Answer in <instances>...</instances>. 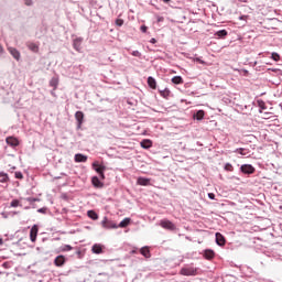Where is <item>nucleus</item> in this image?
Returning <instances> with one entry per match:
<instances>
[{
    "label": "nucleus",
    "instance_id": "1",
    "mask_svg": "<svg viewBox=\"0 0 282 282\" xmlns=\"http://www.w3.org/2000/svg\"><path fill=\"white\" fill-rule=\"evenodd\" d=\"M182 276H197L199 269L193 265H185L180 270Z\"/></svg>",
    "mask_w": 282,
    "mask_h": 282
},
{
    "label": "nucleus",
    "instance_id": "2",
    "mask_svg": "<svg viewBox=\"0 0 282 282\" xmlns=\"http://www.w3.org/2000/svg\"><path fill=\"white\" fill-rule=\"evenodd\" d=\"M93 169L98 173V175L101 177V180H105V171H107V166L100 165L98 161H95L93 163Z\"/></svg>",
    "mask_w": 282,
    "mask_h": 282
},
{
    "label": "nucleus",
    "instance_id": "3",
    "mask_svg": "<svg viewBox=\"0 0 282 282\" xmlns=\"http://www.w3.org/2000/svg\"><path fill=\"white\" fill-rule=\"evenodd\" d=\"M160 226H161V228H164L165 230H177V227L175 226V224H173V221L167 220V219L161 220Z\"/></svg>",
    "mask_w": 282,
    "mask_h": 282
},
{
    "label": "nucleus",
    "instance_id": "4",
    "mask_svg": "<svg viewBox=\"0 0 282 282\" xmlns=\"http://www.w3.org/2000/svg\"><path fill=\"white\" fill-rule=\"evenodd\" d=\"M75 119L77 120L78 129H80V127H83V122L85 120V113L83 111H77L75 113Z\"/></svg>",
    "mask_w": 282,
    "mask_h": 282
},
{
    "label": "nucleus",
    "instance_id": "5",
    "mask_svg": "<svg viewBox=\"0 0 282 282\" xmlns=\"http://www.w3.org/2000/svg\"><path fill=\"white\" fill-rule=\"evenodd\" d=\"M6 142L9 147H19L20 142L19 139L17 137H7L6 138Z\"/></svg>",
    "mask_w": 282,
    "mask_h": 282
},
{
    "label": "nucleus",
    "instance_id": "6",
    "mask_svg": "<svg viewBox=\"0 0 282 282\" xmlns=\"http://www.w3.org/2000/svg\"><path fill=\"white\" fill-rule=\"evenodd\" d=\"M101 226L108 230L111 228H118V225H116V223H113L107 218H104V220L101 221Z\"/></svg>",
    "mask_w": 282,
    "mask_h": 282
},
{
    "label": "nucleus",
    "instance_id": "7",
    "mask_svg": "<svg viewBox=\"0 0 282 282\" xmlns=\"http://www.w3.org/2000/svg\"><path fill=\"white\" fill-rule=\"evenodd\" d=\"M132 252H139V254H142L143 257H145V259L151 258V251L149 250V248H137Z\"/></svg>",
    "mask_w": 282,
    "mask_h": 282
},
{
    "label": "nucleus",
    "instance_id": "8",
    "mask_svg": "<svg viewBox=\"0 0 282 282\" xmlns=\"http://www.w3.org/2000/svg\"><path fill=\"white\" fill-rule=\"evenodd\" d=\"M240 170L247 175H252V173H254V166L250 164L241 165Z\"/></svg>",
    "mask_w": 282,
    "mask_h": 282
},
{
    "label": "nucleus",
    "instance_id": "9",
    "mask_svg": "<svg viewBox=\"0 0 282 282\" xmlns=\"http://www.w3.org/2000/svg\"><path fill=\"white\" fill-rule=\"evenodd\" d=\"M39 235V226L37 225H33L30 231V239L31 241H36V237Z\"/></svg>",
    "mask_w": 282,
    "mask_h": 282
},
{
    "label": "nucleus",
    "instance_id": "10",
    "mask_svg": "<svg viewBox=\"0 0 282 282\" xmlns=\"http://www.w3.org/2000/svg\"><path fill=\"white\" fill-rule=\"evenodd\" d=\"M216 243L217 246H226V238L220 232L216 234Z\"/></svg>",
    "mask_w": 282,
    "mask_h": 282
},
{
    "label": "nucleus",
    "instance_id": "11",
    "mask_svg": "<svg viewBox=\"0 0 282 282\" xmlns=\"http://www.w3.org/2000/svg\"><path fill=\"white\" fill-rule=\"evenodd\" d=\"M54 263L57 268H62V265H65V256H57L54 260Z\"/></svg>",
    "mask_w": 282,
    "mask_h": 282
},
{
    "label": "nucleus",
    "instance_id": "12",
    "mask_svg": "<svg viewBox=\"0 0 282 282\" xmlns=\"http://www.w3.org/2000/svg\"><path fill=\"white\" fill-rule=\"evenodd\" d=\"M8 50L10 54L13 56V58H15V61H19L21 58V53L17 48L9 47Z\"/></svg>",
    "mask_w": 282,
    "mask_h": 282
},
{
    "label": "nucleus",
    "instance_id": "13",
    "mask_svg": "<svg viewBox=\"0 0 282 282\" xmlns=\"http://www.w3.org/2000/svg\"><path fill=\"white\" fill-rule=\"evenodd\" d=\"M80 45H83V39L80 37L75 39L73 42L74 50H76L77 52H80Z\"/></svg>",
    "mask_w": 282,
    "mask_h": 282
},
{
    "label": "nucleus",
    "instance_id": "14",
    "mask_svg": "<svg viewBox=\"0 0 282 282\" xmlns=\"http://www.w3.org/2000/svg\"><path fill=\"white\" fill-rule=\"evenodd\" d=\"M142 149H151V147H153V141L149 140V139H144L140 142Z\"/></svg>",
    "mask_w": 282,
    "mask_h": 282
},
{
    "label": "nucleus",
    "instance_id": "15",
    "mask_svg": "<svg viewBox=\"0 0 282 282\" xmlns=\"http://www.w3.org/2000/svg\"><path fill=\"white\" fill-rule=\"evenodd\" d=\"M150 182L151 180L149 178L139 177L137 184H139V186H149Z\"/></svg>",
    "mask_w": 282,
    "mask_h": 282
},
{
    "label": "nucleus",
    "instance_id": "16",
    "mask_svg": "<svg viewBox=\"0 0 282 282\" xmlns=\"http://www.w3.org/2000/svg\"><path fill=\"white\" fill-rule=\"evenodd\" d=\"M204 257L205 259H213L215 257V251H213V249H206L204 252Z\"/></svg>",
    "mask_w": 282,
    "mask_h": 282
},
{
    "label": "nucleus",
    "instance_id": "17",
    "mask_svg": "<svg viewBox=\"0 0 282 282\" xmlns=\"http://www.w3.org/2000/svg\"><path fill=\"white\" fill-rule=\"evenodd\" d=\"M91 182H93V185L96 187V188H102V183L100 182V180L98 178V176H94L91 178Z\"/></svg>",
    "mask_w": 282,
    "mask_h": 282
},
{
    "label": "nucleus",
    "instance_id": "18",
    "mask_svg": "<svg viewBox=\"0 0 282 282\" xmlns=\"http://www.w3.org/2000/svg\"><path fill=\"white\" fill-rule=\"evenodd\" d=\"M50 85L53 87L54 91H56V89H58V77H53L50 80Z\"/></svg>",
    "mask_w": 282,
    "mask_h": 282
},
{
    "label": "nucleus",
    "instance_id": "19",
    "mask_svg": "<svg viewBox=\"0 0 282 282\" xmlns=\"http://www.w3.org/2000/svg\"><path fill=\"white\" fill-rule=\"evenodd\" d=\"M8 182H10V176H8L7 173L1 172L0 173V183L1 184H6Z\"/></svg>",
    "mask_w": 282,
    "mask_h": 282
},
{
    "label": "nucleus",
    "instance_id": "20",
    "mask_svg": "<svg viewBox=\"0 0 282 282\" xmlns=\"http://www.w3.org/2000/svg\"><path fill=\"white\" fill-rule=\"evenodd\" d=\"M148 85H149V87H151V89H156V87H158V83L155 82V78H153V77L148 78Z\"/></svg>",
    "mask_w": 282,
    "mask_h": 282
},
{
    "label": "nucleus",
    "instance_id": "21",
    "mask_svg": "<svg viewBox=\"0 0 282 282\" xmlns=\"http://www.w3.org/2000/svg\"><path fill=\"white\" fill-rule=\"evenodd\" d=\"M75 162H87V155L84 154H75Z\"/></svg>",
    "mask_w": 282,
    "mask_h": 282
},
{
    "label": "nucleus",
    "instance_id": "22",
    "mask_svg": "<svg viewBox=\"0 0 282 282\" xmlns=\"http://www.w3.org/2000/svg\"><path fill=\"white\" fill-rule=\"evenodd\" d=\"M131 224V218H124L123 220L120 221L118 228H127Z\"/></svg>",
    "mask_w": 282,
    "mask_h": 282
},
{
    "label": "nucleus",
    "instance_id": "23",
    "mask_svg": "<svg viewBox=\"0 0 282 282\" xmlns=\"http://www.w3.org/2000/svg\"><path fill=\"white\" fill-rule=\"evenodd\" d=\"M28 47L29 50H31V52H34L35 54H39V46L35 43H28Z\"/></svg>",
    "mask_w": 282,
    "mask_h": 282
},
{
    "label": "nucleus",
    "instance_id": "24",
    "mask_svg": "<svg viewBox=\"0 0 282 282\" xmlns=\"http://www.w3.org/2000/svg\"><path fill=\"white\" fill-rule=\"evenodd\" d=\"M172 83L174 85H182L184 83V79L182 78V76H175L172 78Z\"/></svg>",
    "mask_w": 282,
    "mask_h": 282
},
{
    "label": "nucleus",
    "instance_id": "25",
    "mask_svg": "<svg viewBox=\"0 0 282 282\" xmlns=\"http://www.w3.org/2000/svg\"><path fill=\"white\" fill-rule=\"evenodd\" d=\"M204 116H205L204 110H198V111L194 115V118H195V120H204Z\"/></svg>",
    "mask_w": 282,
    "mask_h": 282
},
{
    "label": "nucleus",
    "instance_id": "26",
    "mask_svg": "<svg viewBox=\"0 0 282 282\" xmlns=\"http://www.w3.org/2000/svg\"><path fill=\"white\" fill-rule=\"evenodd\" d=\"M258 107L260 108V113H263V110L268 109L263 100H258Z\"/></svg>",
    "mask_w": 282,
    "mask_h": 282
},
{
    "label": "nucleus",
    "instance_id": "27",
    "mask_svg": "<svg viewBox=\"0 0 282 282\" xmlns=\"http://www.w3.org/2000/svg\"><path fill=\"white\" fill-rule=\"evenodd\" d=\"M87 215L90 219H94V220L98 219V214L94 210H88Z\"/></svg>",
    "mask_w": 282,
    "mask_h": 282
},
{
    "label": "nucleus",
    "instance_id": "28",
    "mask_svg": "<svg viewBox=\"0 0 282 282\" xmlns=\"http://www.w3.org/2000/svg\"><path fill=\"white\" fill-rule=\"evenodd\" d=\"M216 36H219V37L228 36V31L226 30L217 31Z\"/></svg>",
    "mask_w": 282,
    "mask_h": 282
},
{
    "label": "nucleus",
    "instance_id": "29",
    "mask_svg": "<svg viewBox=\"0 0 282 282\" xmlns=\"http://www.w3.org/2000/svg\"><path fill=\"white\" fill-rule=\"evenodd\" d=\"M271 58L272 61H275V63H279V61H281V55H279V53H272Z\"/></svg>",
    "mask_w": 282,
    "mask_h": 282
},
{
    "label": "nucleus",
    "instance_id": "30",
    "mask_svg": "<svg viewBox=\"0 0 282 282\" xmlns=\"http://www.w3.org/2000/svg\"><path fill=\"white\" fill-rule=\"evenodd\" d=\"M225 171H229L230 173H232V171H235V167L232 166V164L226 163Z\"/></svg>",
    "mask_w": 282,
    "mask_h": 282
},
{
    "label": "nucleus",
    "instance_id": "31",
    "mask_svg": "<svg viewBox=\"0 0 282 282\" xmlns=\"http://www.w3.org/2000/svg\"><path fill=\"white\" fill-rule=\"evenodd\" d=\"M18 206H21V203L19 202V199H13L11 202V207L12 208H18Z\"/></svg>",
    "mask_w": 282,
    "mask_h": 282
},
{
    "label": "nucleus",
    "instance_id": "32",
    "mask_svg": "<svg viewBox=\"0 0 282 282\" xmlns=\"http://www.w3.org/2000/svg\"><path fill=\"white\" fill-rule=\"evenodd\" d=\"M76 254H77V258L78 259H83L84 254H85V249H83L82 251L80 250H77L76 251Z\"/></svg>",
    "mask_w": 282,
    "mask_h": 282
},
{
    "label": "nucleus",
    "instance_id": "33",
    "mask_svg": "<svg viewBox=\"0 0 282 282\" xmlns=\"http://www.w3.org/2000/svg\"><path fill=\"white\" fill-rule=\"evenodd\" d=\"M116 25H118L119 28H122V25H124V20H122V19H117V20H116Z\"/></svg>",
    "mask_w": 282,
    "mask_h": 282
},
{
    "label": "nucleus",
    "instance_id": "34",
    "mask_svg": "<svg viewBox=\"0 0 282 282\" xmlns=\"http://www.w3.org/2000/svg\"><path fill=\"white\" fill-rule=\"evenodd\" d=\"M91 251H93L95 254H101L102 248H93Z\"/></svg>",
    "mask_w": 282,
    "mask_h": 282
},
{
    "label": "nucleus",
    "instance_id": "35",
    "mask_svg": "<svg viewBox=\"0 0 282 282\" xmlns=\"http://www.w3.org/2000/svg\"><path fill=\"white\" fill-rule=\"evenodd\" d=\"M194 61L196 63H199L200 65H206V62L204 59L199 58V57H196Z\"/></svg>",
    "mask_w": 282,
    "mask_h": 282
},
{
    "label": "nucleus",
    "instance_id": "36",
    "mask_svg": "<svg viewBox=\"0 0 282 282\" xmlns=\"http://www.w3.org/2000/svg\"><path fill=\"white\" fill-rule=\"evenodd\" d=\"M15 178H17V180H23V173H21V172H15Z\"/></svg>",
    "mask_w": 282,
    "mask_h": 282
},
{
    "label": "nucleus",
    "instance_id": "37",
    "mask_svg": "<svg viewBox=\"0 0 282 282\" xmlns=\"http://www.w3.org/2000/svg\"><path fill=\"white\" fill-rule=\"evenodd\" d=\"M237 153H240V155H246V149L240 148L237 150Z\"/></svg>",
    "mask_w": 282,
    "mask_h": 282
},
{
    "label": "nucleus",
    "instance_id": "38",
    "mask_svg": "<svg viewBox=\"0 0 282 282\" xmlns=\"http://www.w3.org/2000/svg\"><path fill=\"white\" fill-rule=\"evenodd\" d=\"M132 56H137L138 58H140V56H142V54L139 51H133Z\"/></svg>",
    "mask_w": 282,
    "mask_h": 282
},
{
    "label": "nucleus",
    "instance_id": "39",
    "mask_svg": "<svg viewBox=\"0 0 282 282\" xmlns=\"http://www.w3.org/2000/svg\"><path fill=\"white\" fill-rule=\"evenodd\" d=\"M37 213L45 214V213H47V208H40V209H37Z\"/></svg>",
    "mask_w": 282,
    "mask_h": 282
},
{
    "label": "nucleus",
    "instance_id": "40",
    "mask_svg": "<svg viewBox=\"0 0 282 282\" xmlns=\"http://www.w3.org/2000/svg\"><path fill=\"white\" fill-rule=\"evenodd\" d=\"M239 20H240V21H248V15H241V17L239 18Z\"/></svg>",
    "mask_w": 282,
    "mask_h": 282
},
{
    "label": "nucleus",
    "instance_id": "41",
    "mask_svg": "<svg viewBox=\"0 0 282 282\" xmlns=\"http://www.w3.org/2000/svg\"><path fill=\"white\" fill-rule=\"evenodd\" d=\"M25 6H32V0H24Z\"/></svg>",
    "mask_w": 282,
    "mask_h": 282
},
{
    "label": "nucleus",
    "instance_id": "42",
    "mask_svg": "<svg viewBox=\"0 0 282 282\" xmlns=\"http://www.w3.org/2000/svg\"><path fill=\"white\" fill-rule=\"evenodd\" d=\"M147 30H148L147 25H142V26H141V32L145 33Z\"/></svg>",
    "mask_w": 282,
    "mask_h": 282
},
{
    "label": "nucleus",
    "instance_id": "43",
    "mask_svg": "<svg viewBox=\"0 0 282 282\" xmlns=\"http://www.w3.org/2000/svg\"><path fill=\"white\" fill-rule=\"evenodd\" d=\"M208 197H209V199H215V194L214 193H209Z\"/></svg>",
    "mask_w": 282,
    "mask_h": 282
},
{
    "label": "nucleus",
    "instance_id": "44",
    "mask_svg": "<svg viewBox=\"0 0 282 282\" xmlns=\"http://www.w3.org/2000/svg\"><path fill=\"white\" fill-rule=\"evenodd\" d=\"M270 113H268V112H264V120H269L270 119Z\"/></svg>",
    "mask_w": 282,
    "mask_h": 282
},
{
    "label": "nucleus",
    "instance_id": "45",
    "mask_svg": "<svg viewBox=\"0 0 282 282\" xmlns=\"http://www.w3.org/2000/svg\"><path fill=\"white\" fill-rule=\"evenodd\" d=\"M158 41L154 39V37H152L151 40H150V43H156Z\"/></svg>",
    "mask_w": 282,
    "mask_h": 282
},
{
    "label": "nucleus",
    "instance_id": "46",
    "mask_svg": "<svg viewBox=\"0 0 282 282\" xmlns=\"http://www.w3.org/2000/svg\"><path fill=\"white\" fill-rule=\"evenodd\" d=\"M158 21L162 22V21H164V18L160 17V18H158Z\"/></svg>",
    "mask_w": 282,
    "mask_h": 282
},
{
    "label": "nucleus",
    "instance_id": "47",
    "mask_svg": "<svg viewBox=\"0 0 282 282\" xmlns=\"http://www.w3.org/2000/svg\"><path fill=\"white\" fill-rule=\"evenodd\" d=\"M0 54H3V46L0 45Z\"/></svg>",
    "mask_w": 282,
    "mask_h": 282
},
{
    "label": "nucleus",
    "instance_id": "48",
    "mask_svg": "<svg viewBox=\"0 0 282 282\" xmlns=\"http://www.w3.org/2000/svg\"><path fill=\"white\" fill-rule=\"evenodd\" d=\"M0 246H3V238L0 237Z\"/></svg>",
    "mask_w": 282,
    "mask_h": 282
},
{
    "label": "nucleus",
    "instance_id": "49",
    "mask_svg": "<svg viewBox=\"0 0 282 282\" xmlns=\"http://www.w3.org/2000/svg\"><path fill=\"white\" fill-rule=\"evenodd\" d=\"M93 248H100V246H98V245H94V246H93Z\"/></svg>",
    "mask_w": 282,
    "mask_h": 282
},
{
    "label": "nucleus",
    "instance_id": "50",
    "mask_svg": "<svg viewBox=\"0 0 282 282\" xmlns=\"http://www.w3.org/2000/svg\"><path fill=\"white\" fill-rule=\"evenodd\" d=\"M171 0H163L164 3H169Z\"/></svg>",
    "mask_w": 282,
    "mask_h": 282
},
{
    "label": "nucleus",
    "instance_id": "51",
    "mask_svg": "<svg viewBox=\"0 0 282 282\" xmlns=\"http://www.w3.org/2000/svg\"><path fill=\"white\" fill-rule=\"evenodd\" d=\"M66 248H72V246L67 245Z\"/></svg>",
    "mask_w": 282,
    "mask_h": 282
}]
</instances>
